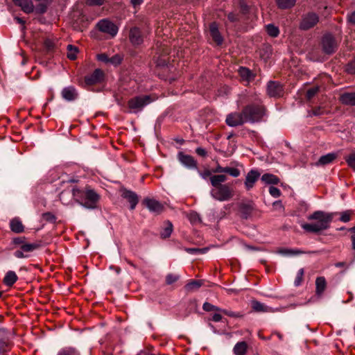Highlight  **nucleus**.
Segmentation results:
<instances>
[{"label": "nucleus", "instance_id": "nucleus-1", "mask_svg": "<svg viewBox=\"0 0 355 355\" xmlns=\"http://www.w3.org/2000/svg\"><path fill=\"white\" fill-rule=\"evenodd\" d=\"M333 217L334 214L331 213L316 211L307 217L308 220H315V222L303 223L301 226L308 232L318 233L329 227Z\"/></svg>", "mask_w": 355, "mask_h": 355}, {"label": "nucleus", "instance_id": "nucleus-39", "mask_svg": "<svg viewBox=\"0 0 355 355\" xmlns=\"http://www.w3.org/2000/svg\"><path fill=\"white\" fill-rule=\"evenodd\" d=\"M39 246L40 245L37 243H24L21 245V249L24 252H30L38 248Z\"/></svg>", "mask_w": 355, "mask_h": 355}, {"label": "nucleus", "instance_id": "nucleus-34", "mask_svg": "<svg viewBox=\"0 0 355 355\" xmlns=\"http://www.w3.org/2000/svg\"><path fill=\"white\" fill-rule=\"evenodd\" d=\"M57 355H80L78 351L72 347H65L60 349Z\"/></svg>", "mask_w": 355, "mask_h": 355}, {"label": "nucleus", "instance_id": "nucleus-3", "mask_svg": "<svg viewBox=\"0 0 355 355\" xmlns=\"http://www.w3.org/2000/svg\"><path fill=\"white\" fill-rule=\"evenodd\" d=\"M155 101L151 95H139L130 98L128 101V107L130 113L137 114L141 112L144 108Z\"/></svg>", "mask_w": 355, "mask_h": 355}, {"label": "nucleus", "instance_id": "nucleus-58", "mask_svg": "<svg viewBox=\"0 0 355 355\" xmlns=\"http://www.w3.org/2000/svg\"><path fill=\"white\" fill-rule=\"evenodd\" d=\"M196 153L199 155V156H201V157H206L207 155V151L205 150V149L201 148V147H198L196 149Z\"/></svg>", "mask_w": 355, "mask_h": 355}, {"label": "nucleus", "instance_id": "nucleus-5", "mask_svg": "<svg viewBox=\"0 0 355 355\" xmlns=\"http://www.w3.org/2000/svg\"><path fill=\"white\" fill-rule=\"evenodd\" d=\"M339 41L331 34L327 33L321 40L322 51L326 54H332L338 49Z\"/></svg>", "mask_w": 355, "mask_h": 355}, {"label": "nucleus", "instance_id": "nucleus-55", "mask_svg": "<svg viewBox=\"0 0 355 355\" xmlns=\"http://www.w3.org/2000/svg\"><path fill=\"white\" fill-rule=\"evenodd\" d=\"M97 58L99 61L108 64L110 58L105 53L98 54Z\"/></svg>", "mask_w": 355, "mask_h": 355}, {"label": "nucleus", "instance_id": "nucleus-6", "mask_svg": "<svg viewBox=\"0 0 355 355\" xmlns=\"http://www.w3.org/2000/svg\"><path fill=\"white\" fill-rule=\"evenodd\" d=\"M319 21V17L315 12H308L302 16L299 28L302 31H307L313 28Z\"/></svg>", "mask_w": 355, "mask_h": 355}, {"label": "nucleus", "instance_id": "nucleus-20", "mask_svg": "<svg viewBox=\"0 0 355 355\" xmlns=\"http://www.w3.org/2000/svg\"><path fill=\"white\" fill-rule=\"evenodd\" d=\"M340 102L349 106H355V92H344L339 96Z\"/></svg>", "mask_w": 355, "mask_h": 355}, {"label": "nucleus", "instance_id": "nucleus-37", "mask_svg": "<svg viewBox=\"0 0 355 355\" xmlns=\"http://www.w3.org/2000/svg\"><path fill=\"white\" fill-rule=\"evenodd\" d=\"M202 286V282L199 280H192L187 283L185 288L189 291H193L198 289Z\"/></svg>", "mask_w": 355, "mask_h": 355}, {"label": "nucleus", "instance_id": "nucleus-63", "mask_svg": "<svg viewBox=\"0 0 355 355\" xmlns=\"http://www.w3.org/2000/svg\"><path fill=\"white\" fill-rule=\"evenodd\" d=\"M273 206L275 207V209H284V206L282 203L281 200H277L273 202Z\"/></svg>", "mask_w": 355, "mask_h": 355}, {"label": "nucleus", "instance_id": "nucleus-53", "mask_svg": "<svg viewBox=\"0 0 355 355\" xmlns=\"http://www.w3.org/2000/svg\"><path fill=\"white\" fill-rule=\"evenodd\" d=\"M106 0H87L86 3L90 6H100L105 3Z\"/></svg>", "mask_w": 355, "mask_h": 355}, {"label": "nucleus", "instance_id": "nucleus-54", "mask_svg": "<svg viewBox=\"0 0 355 355\" xmlns=\"http://www.w3.org/2000/svg\"><path fill=\"white\" fill-rule=\"evenodd\" d=\"M318 92V87H313L312 88H310L309 89H308L307 92H306V98L308 99H311Z\"/></svg>", "mask_w": 355, "mask_h": 355}, {"label": "nucleus", "instance_id": "nucleus-12", "mask_svg": "<svg viewBox=\"0 0 355 355\" xmlns=\"http://www.w3.org/2000/svg\"><path fill=\"white\" fill-rule=\"evenodd\" d=\"M267 93L270 97H280L283 95V87L279 82L269 81Z\"/></svg>", "mask_w": 355, "mask_h": 355}, {"label": "nucleus", "instance_id": "nucleus-57", "mask_svg": "<svg viewBox=\"0 0 355 355\" xmlns=\"http://www.w3.org/2000/svg\"><path fill=\"white\" fill-rule=\"evenodd\" d=\"M198 173L200 176L205 180H206L209 177H211V172L209 170H205L204 171H198Z\"/></svg>", "mask_w": 355, "mask_h": 355}, {"label": "nucleus", "instance_id": "nucleus-30", "mask_svg": "<svg viewBox=\"0 0 355 355\" xmlns=\"http://www.w3.org/2000/svg\"><path fill=\"white\" fill-rule=\"evenodd\" d=\"M326 280L323 277H319L315 280V292L318 295H321L326 288Z\"/></svg>", "mask_w": 355, "mask_h": 355}, {"label": "nucleus", "instance_id": "nucleus-27", "mask_svg": "<svg viewBox=\"0 0 355 355\" xmlns=\"http://www.w3.org/2000/svg\"><path fill=\"white\" fill-rule=\"evenodd\" d=\"M227 180V176L223 174L214 175L210 177L211 184L215 188L223 186L222 183Z\"/></svg>", "mask_w": 355, "mask_h": 355}, {"label": "nucleus", "instance_id": "nucleus-48", "mask_svg": "<svg viewBox=\"0 0 355 355\" xmlns=\"http://www.w3.org/2000/svg\"><path fill=\"white\" fill-rule=\"evenodd\" d=\"M180 277L178 275L168 274L166 277V282L167 284L171 285L179 279Z\"/></svg>", "mask_w": 355, "mask_h": 355}, {"label": "nucleus", "instance_id": "nucleus-22", "mask_svg": "<svg viewBox=\"0 0 355 355\" xmlns=\"http://www.w3.org/2000/svg\"><path fill=\"white\" fill-rule=\"evenodd\" d=\"M251 305L252 310L257 313L274 312V309L272 308L257 300H252Z\"/></svg>", "mask_w": 355, "mask_h": 355}, {"label": "nucleus", "instance_id": "nucleus-36", "mask_svg": "<svg viewBox=\"0 0 355 355\" xmlns=\"http://www.w3.org/2000/svg\"><path fill=\"white\" fill-rule=\"evenodd\" d=\"M67 58L71 60H76L78 53V49L71 44L67 46Z\"/></svg>", "mask_w": 355, "mask_h": 355}, {"label": "nucleus", "instance_id": "nucleus-33", "mask_svg": "<svg viewBox=\"0 0 355 355\" xmlns=\"http://www.w3.org/2000/svg\"><path fill=\"white\" fill-rule=\"evenodd\" d=\"M164 225L165 227L160 232V236L163 239L169 237L173 232V224L170 221H166Z\"/></svg>", "mask_w": 355, "mask_h": 355}, {"label": "nucleus", "instance_id": "nucleus-25", "mask_svg": "<svg viewBox=\"0 0 355 355\" xmlns=\"http://www.w3.org/2000/svg\"><path fill=\"white\" fill-rule=\"evenodd\" d=\"M239 73L242 80L247 82L252 80L254 77V74L249 69L243 67H241L239 68Z\"/></svg>", "mask_w": 355, "mask_h": 355}, {"label": "nucleus", "instance_id": "nucleus-11", "mask_svg": "<svg viewBox=\"0 0 355 355\" xmlns=\"http://www.w3.org/2000/svg\"><path fill=\"white\" fill-rule=\"evenodd\" d=\"M178 159L184 166L189 169H198L197 161L189 155L179 152L178 154Z\"/></svg>", "mask_w": 355, "mask_h": 355}, {"label": "nucleus", "instance_id": "nucleus-26", "mask_svg": "<svg viewBox=\"0 0 355 355\" xmlns=\"http://www.w3.org/2000/svg\"><path fill=\"white\" fill-rule=\"evenodd\" d=\"M261 180L267 184H277L280 182L279 178L277 176L271 173L263 174L261 178Z\"/></svg>", "mask_w": 355, "mask_h": 355}, {"label": "nucleus", "instance_id": "nucleus-51", "mask_svg": "<svg viewBox=\"0 0 355 355\" xmlns=\"http://www.w3.org/2000/svg\"><path fill=\"white\" fill-rule=\"evenodd\" d=\"M345 70L348 73L355 74V59L347 64Z\"/></svg>", "mask_w": 355, "mask_h": 355}, {"label": "nucleus", "instance_id": "nucleus-24", "mask_svg": "<svg viewBox=\"0 0 355 355\" xmlns=\"http://www.w3.org/2000/svg\"><path fill=\"white\" fill-rule=\"evenodd\" d=\"M18 279V277L15 272L9 270L6 272L3 282L7 286H12Z\"/></svg>", "mask_w": 355, "mask_h": 355}, {"label": "nucleus", "instance_id": "nucleus-62", "mask_svg": "<svg viewBox=\"0 0 355 355\" xmlns=\"http://www.w3.org/2000/svg\"><path fill=\"white\" fill-rule=\"evenodd\" d=\"M347 19L350 23L355 24V11L348 14Z\"/></svg>", "mask_w": 355, "mask_h": 355}, {"label": "nucleus", "instance_id": "nucleus-40", "mask_svg": "<svg viewBox=\"0 0 355 355\" xmlns=\"http://www.w3.org/2000/svg\"><path fill=\"white\" fill-rule=\"evenodd\" d=\"M188 219L192 224H197L201 222L199 214L195 211H192L188 214Z\"/></svg>", "mask_w": 355, "mask_h": 355}, {"label": "nucleus", "instance_id": "nucleus-2", "mask_svg": "<svg viewBox=\"0 0 355 355\" xmlns=\"http://www.w3.org/2000/svg\"><path fill=\"white\" fill-rule=\"evenodd\" d=\"M72 195L78 203L89 209L96 208L100 199V196L90 187L84 189L73 188Z\"/></svg>", "mask_w": 355, "mask_h": 355}, {"label": "nucleus", "instance_id": "nucleus-64", "mask_svg": "<svg viewBox=\"0 0 355 355\" xmlns=\"http://www.w3.org/2000/svg\"><path fill=\"white\" fill-rule=\"evenodd\" d=\"M222 320V315L219 313H215L212 316V320L214 322H220Z\"/></svg>", "mask_w": 355, "mask_h": 355}, {"label": "nucleus", "instance_id": "nucleus-23", "mask_svg": "<svg viewBox=\"0 0 355 355\" xmlns=\"http://www.w3.org/2000/svg\"><path fill=\"white\" fill-rule=\"evenodd\" d=\"M16 5L20 6L22 10L26 12L30 13L33 11V5L31 0H12Z\"/></svg>", "mask_w": 355, "mask_h": 355}, {"label": "nucleus", "instance_id": "nucleus-50", "mask_svg": "<svg viewBox=\"0 0 355 355\" xmlns=\"http://www.w3.org/2000/svg\"><path fill=\"white\" fill-rule=\"evenodd\" d=\"M303 276H304V269L301 268L298 270L295 280V285L296 286H298L301 284Z\"/></svg>", "mask_w": 355, "mask_h": 355}, {"label": "nucleus", "instance_id": "nucleus-59", "mask_svg": "<svg viewBox=\"0 0 355 355\" xmlns=\"http://www.w3.org/2000/svg\"><path fill=\"white\" fill-rule=\"evenodd\" d=\"M324 113V111L322 110V107H318L313 110L312 114L314 116H320Z\"/></svg>", "mask_w": 355, "mask_h": 355}, {"label": "nucleus", "instance_id": "nucleus-38", "mask_svg": "<svg viewBox=\"0 0 355 355\" xmlns=\"http://www.w3.org/2000/svg\"><path fill=\"white\" fill-rule=\"evenodd\" d=\"M266 31L270 36L273 37H277L279 33V28L272 24L266 26Z\"/></svg>", "mask_w": 355, "mask_h": 355}, {"label": "nucleus", "instance_id": "nucleus-10", "mask_svg": "<svg viewBox=\"0 0 355 355\" xmlns=\"http://www.w3.org/2000/svg\"><path fill=\"white\" fill-rule=\"evenodd\" d=\"M11 342L9 332L3 328H0V355H6L10 351Z\"/></svg>", "mask_w": 355, "mask_h": 355}, {"label": "nucleus", "instance_id": "nucleus-43", "mask_svg": "<svg viewBox=\"0 0 355 355\" xmlns=\"http://www.w3.org/2000/svg\"><path fill=\"white\" fill-rule=\"evenodd\" d=\"M122 60L123 58L120 55L116 54L112 57L110 58L108 64H112L114 66H117L121 63Z\"/></svg>", "mask_w": 355, "mask_h": 355}, {"label": "nucleus", "instance_id": "nucleus-8", "mask_svg": "<svg viewBox=\"0 0 355 355\" xmlns=\"http://www.w3.org/2000/svg\"><path fill=\"white\" fill-rule=\"evenodd\" d=\"M96 26L101 32L109 34L112 37L115 36L118 33V27L107 19L100 20Z\"/></svg>", "mask_w": 355, "mask_h": 355}, {"label": "nucleus", "instance_id": "nucleus-9", "mask_svg": "<svg viewBox=\"0 0 355 355\" xmlns=\"http://www.w3.org/2000/svg\"><path fill=\"white\" fill-rule=\"evenodd\" d=\"M225 122L227 125L230 127H236L247 123L243 110L241 112H232L229 114L226 117Z\"/></svg>", "mask_w": 355, "mask_h": 355}, {"label": "nucleus", "instance_id": "nucleus-29", "mask_svg": "<svg viewBox=\"0 0 355 355\" xmlns=\"http://www.w3.org/2000/svg\"><path fill=\"white\" fill-rule=\"evenodd\" d=\"M60 200L61 202L64 205H68L71 203L73 196L72 195V191L64 190L60 193Z\"/></svg>", "mask_w": 355, "mask_h": 355}, {"label": "nucleus", "instance_id": "nucleus-17", "mask_svg": "<svg viewBox=\"0 0 355 355\" xmlns=\"http://www.w3.org/2000/svg\"><path fill=\"white\" fill-rule=\"evenodd\" d=\"M61 96L67 101H73L78 98V93L73 86H69L63 88L61 92Z\"/></svg>", "mask_w": 355, "mask_h": 355}, {"label": "nucleus", "instance_id": "nucleus-44", "mask_svg": "<svg viewBox=\"0 0 355 355\" xmlns=\"http://www.w3.org/2000/svg\"><path fill=\"white\" fill-rule=\"evenodd\" d=\"M225 173H227L234 178H237L240 175L241 173H240V171L236 168L225 167Z\"/></svg>", "mask_w": 355, "mask_h": 355}, {"label": "nucleus", "instance_id": "nucleus-19", "mask_svg": "<svg viewBox=\"0 0 355 355\" xmlns=\"http://www.w3.org/2000/svg\"><path fill=\"white\" fill-rule=\"evenodd\" d=\"M254 209V203L252 202H243L241 203L239 205V211L241 214L242 218L245 219L248 218L251 216Z\"/></svg>", "mask_w": 355, "mask_h": 355}, {"label": "nucleus", "instance_id": "nucleus-52", "mask_svg": "<svg viewBox=\"0 0 355 355\" xmlns=\"http://www.w3.org/2000/svg\"><path fill=\"white\" fill-rule=\"evenodd\" d=\"M269 193L274 198H278L282 194L281 191L278 188L272 186L269 187Z\"/></svg>", "mask_w": 355, "mask_h": 355}, {"label": "nucleus", "instance_id": "nucleus-56", "mask_svg": "<svg viewBox=\"0 0 355 355\" xmlns=\"http://www.w3.org/2000/svg\"><path fill=\"white\" fill-rule=\"evenodd\" d=\"M228 20L231 22H236L239 20V16L234 12H230L227 15Z\"/></svg>", "mask_w": 355, "mask_h": 355}, {"label": "nucleus", "instance_id": "nucleus-14", "mask_svg": "<svg viewBox=\"0 0 355 355\" xmlns=\"http://www.w3.org/2000/svg\"><path fill=\"white\" fill-rule=\"evenodd\" d=\"M143 204L149 209L150 211L159 214L164 210V206L157 200L153 198H145Z\"/></svg>", "mask_w": 355, "mask_h": 355}, {"label": "nucleus", "instance_id": "nucleus-35", "mask_svg": "<svg viewBox=\"0 0 355 355\" xmlns=\"http://www.w3.org/2000/svg\"><path fill=\"white\" fill-rule=\"evenodd\" d=\"M296 0H277V6L281 9L291 8L295 6Z\"/></svg>", "mask_w": 355, "mask_h": 355}, {"label": "nucleus", "instance_id": "nucleus-41", "mask_svg": "<svg viewBox=\"0 0 355 355\" xmlns=\"http://www.w3.org/2000/svg\"><path fill=\"white\" fill-rule=\"evenodd\" d=\"M348 166L355 171V152L352 153L345 158Z\"/></svg>", "mask_w": 355, "mask_h": 355}, {"label": "nucleus", "instance_id": "nucleus-16", "mask_svg": "<svg viewBox=\"0 0 355 355\" xmlns=\"http://www.w3.org/2000/svg\"><path fill=\"white\" fill-rule=\"evenodd\" d=\"M260 177V173L257 170H250L246 175L245 180V189L249 191L254 186V184Z\"/></svg>", "mask_w": 355, "mask_h": 355}, {"label": "nucleus", "instance_id": "nucleus-32", "mask_svg": "<svg viewBox=\"0 0 355 355\" xmlns=\"http://www.w3.org/2000/svg\"><path fill=\"white\" fill-rule=\"evenodd\" d=\"M10 229L15 233H21L24 231V225L18 219H13L10 223Z\"/></svg>", "mask_w": 355, "mask_h": 355}, {"label": "nucleus", "instance_id": "nucleus-42", "mask_svg": "<svg viewBox=\"0 0 355 355\" xmlns=\"http://www.w3.org/2000/svg\"><path fill=\"white\" fill-rule=\"evenodd\" d=\"M208 248H187L186 251L189 254H205L207 252Z\"/></svg>", "mask_w": 355, "mask_h": 355}, {"label": "nucleus", "instance_id": "nucleus-49", "mask_svg": "<svg viewBox=\"0 0 355 355\" xmlns=\"http://www.w3.org/2000/svg\"><path fill=\"white\" fill-rule=\"evenodd\" d=\"M202 308H203V309L205 311H220V310H221L218 307H217V306H216L214 305H212L211 304H210L209 302H205L203 304Z\"/></svg>", "mask_w": 355, "mask_h": 355}, {"label": "nucleus", "instance_id": "nucleus-46", "mask_svg": "<svg viewBox=\"0 0 355 355\" xmlns=\"http://www.w3.org/2000/svg\"><path fill=\"white\" fill-rule=\"evenodd\" d=\"M340 220L343 223H347L351 219L352 211L347 210L343 211L340 214Z\"/></svg>", "mask_w": 355, "mask_h": 355}, {"label": "nucleus", "instance_id": "nucleus-7", "mask_svg": "<svg viewBox=\"0 0 355 355\" xmlns=\"http://www.w3.org/2000/svg\"><path fill=\"white\" fill-rule=\"evenodd\" d=\"M210 193L213 198L219 201L228 200L232 196L231 189L227 184L215 187Z\"/></svg>", "mask_w": 355, "mask_h": 355}, {"label": "nucleus", "instance_id": "nucleus-15", "mask_svg": "<svg viewBox=\"0 0 355 355\" xmlns=\"http://www.w3.org/2000/svg\"><path fill=\"white\" fill-rule=\"evenodd\" d=\"M129 40L134 46H138L144 42V35L138 27L130 28L129 32Z\"/></svg>", "mask_w": 355, "mask_h": 355}, {"label": "nucleus", "instance_id": "nucleus-28", "mask_svg": "<svg viewBox=\"0 0 355 355\" xmlns=\"http://www.w3.org/2000/svg\"><path fill=\"white\" fill-rule=\"evenodd\" d=\"M248 345L245 341L237 343L233 349L236 355H245L247 352Z\"/></svg>", "mask_w": 355, "mask_h": 355}, {"label": "nucleus", "instance_id": "nucleus-47", "mask_svg": "<svg viewBox=\"0 0 355 355\" xmlns=\"http://www.w3.org/2000/svg\"><path fill=\"white\" fill-rule=\"evenodd\" d=\"M220 312L223 313L225 315L231 317V318H241L243 317V314L239 312H234L232 311H228L226 309H221Z\"/></svg>", "mask_w": 355, "mask_h": 355}, {"label": "nucleus", "instance_id": "nucleus-13", "mask_svg": "<svg viewBox=\"0 0 355 355\" xmlns=\"http://www.w3.org/2000/svg\"><path fill=\"white\" fill-rule=\"evenodd\" d=\"M104 73L100 69H96L94 72L85 77V83L87 85H94L101 83L103 80Z\"/></svg>", "mask_w": 355, "mask_h": 355}, {"label": "nucleus", "instance_id": "nucleus-45", "mask_svg": "<svg viewBox=\"0 0 355 355\" xmlns=\"http://www.w3.org/2000/svg\"><path fill=\"white\" fill-rule=\"evenodd\" d=\"M279 252L284 255H297L302 253L300 250L290 249H282Z\"/></svg>", "mask_w": 355, "mask_h": 355}, {"label": "nucleus", "instance_id": "nucleus-31", "mask_svg": "<svg viewBox=\"0 0 355 355\" xmlns=\"http://www.w3.org/2000/svg\"><path fill=\"white\" fill-rule=\"evenodd\" d=\"M336 158V155L335 153H328L327 155H322L319 159L317 164L318 165H327L332 162Z\"/></svg>", "mask_w": 355, "mask_h": 355}, {"label": "nucleus", "instance_id": "nucleus-60", "mask_svg": "<svg viewBox=\"0 0 355 355\" xmlns=\"http://www.w3.org/2000/svg\"><path fill=\"white\" fill-rule=\"evenodd\" d=\"M14 255L15 257L18 258V259H22V258H26L27 257L26 255H24V251H22V250L21 249V250H16L15 252H14Z\"/></svg>", "mask_w": 355, "mask_h": 355}, {"label": "nucleus", "instance_id": "nucleus-21", "mask_svg": "<svg viewBox=\"0 0 355 355\" xmlns=\"http://www.w3.org/2000/svg\"><path fill=\"white\" fill-rule=\"evenodd\" d=\"M209 33L212 40L218 44H222L223 40L218 31V26L216 23H212L209 26Z\"/></svg>", "mask_w": 355, "mask_h": 355}, {"label": "nucleus", "instance_id": "nucleus-61", "mask_svg": "<svg viewBox=\"0 0 355 355\" xmlns=\"http://www.w3.org/2000/svg\"><path fill=\"white\" fill-rule=\"evenodd\" d=\"M213 173H221L225 172V167H222L220 165H218L214 169H213Z\"/></svg>", "mask_w": 355, "mask_h": 355}, {"label": "nucleus", "instance_id": "nucleus-18", "mask_svg": "<svg viewBox=\"0 0 355 355\" xmlns=\"http://www.w3.org/2000/svg\"><path fill=\"white\" fill-rule=\"evenodd\" d=\"M122 197L125 198L130 204V209L133 210L135 209L138 202V196L134 191L125 189L122 193Z\"/></svg>", "mask_w": 355, "mask_h": 355}, {"label": "nucleus", "instance_id": "nucleus-4", "mask_svg": "<svg viewBox=\"0 0 355 355\" xmlns=\"http://www.w3.org/2000/svg\"><path fill=\"white\" fill-rule=\"evenodd\" d=\"M245 121L249 123L260 121L265 115V107L261 105H249L243 108Z\"/></svg>", "mask_w": 355, "mask_h": 355}]
</instances>
